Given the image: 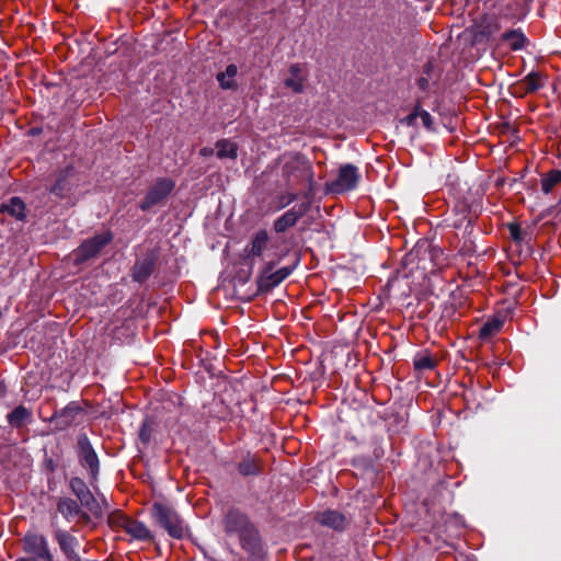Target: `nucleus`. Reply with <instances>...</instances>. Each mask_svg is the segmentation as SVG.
I'll return each instance as SVG.
<instances>
[{"instance_id": "1", "label": "nucleus", "mask_w": 561, "mask_h": 561, "mask_svg": "<svg viewBox=\"0 0 561 561\" xmlns=\"http://www.w3.org/2000/svg\"><path fill=\"white\" fill-rule=\"evenodd\" d=\"M282 180L288 190H295L307 184L309 199L313 191V168L309 160L300 153H284L280 158Z\"/></svg>"}, {"instance_id": "2", "label": "nucleus", "mask_w": 561, "mask_h": 561, "mask_svg": "<svg viewBox=\"0 0 561 561\" xmlns=\"http://www.w3.org/2000/svg\"><path fill=\"white\" fill-rule=\"evenodd\" d=\"M225 530L228 535L239 538L243 549L255 552L259 548V536L248 516L240 511L231 510L224 519Z\"/></svg>"}, {"instance_id": "3", "label": "nucleus", "mask_w": 561, "mask_h": 561, "mask_svg": "<svg viewBox=\"0 0 561 561\" xmlns=\"http://www.w3.org/2000/svg\"><path fill=\"white\" fill-rule=\"evenodd\" d=\"M151 515L172 538L182 539L185 536L187 527L172 506L156 502L151 507Z\"/></svg>"}, {"instance_id": "4", "label": "nucleus", "mask_w": 561, "mask_h": 561, "mask_svg": "<svg viewBox=\"0 0 561 561\" xmlns=\"http://www.w3.org/2000/svg\"><path fill=\"white\" fill-rule=\"evenodd\" d=\"M112 240L113 233L111 231H104L84 240L72 253L75 265H81L96 257Z\"/></svg>"}, {"instance_id": "5", "label": "nucleus", "mask_w": 561, "mask_h": 561, "mask_svg": "<svg viewBox=\"0 0 561 561\" xmlns=\"http://www.w3.org/2000/svg\"><path fill=\"white\" fill-rule=\"evenodd\" d=\"M280 259L282 256L277 260L271 259L265 262L264 267L257 276V287L260 291L267 293L272 290L293 273L295 266H284L274 271Z\"/></svg>"}, {"instance_id": "6", "label": "nucleus", "mask_w": 561, "mask_h": 561, "mask_svg": "<svg viewBox=\"0 0 561 561\" xmlns=\"http://www.w3.org/2000/svg\"><path fill=\"white\" fill-rule=\"evenodd\" d=\"M274 245L271 243L270 234L265 229H261L251 236V239L244 248L245 259L254 263L255 260L265 262L273 259Z\"/></svg>"}, {"instance_id": "7", "label": "nucleus", "mask_w": 561, "mask_h": 561, "mask_svg": "<svg viewBox=\"0 0 561 561\" xmlns=\"http://www.w3.org/2000/svg\"><path fill=\"white\" fill-rule=\"evenodd\" d=\"M77 183L76 170L72 165L57 171L54 174L49 192L59 199L69 198Z\"/></svg>"}, {"instance_id": "8", "label": "nucleus", "mask_w": 561, "mask_h": 561, "mask_svg": "<svg viewBox=\"0 0 561 561\" xmlns=\"http://www.w3.org/2000/svg\"><path fill=\"white\" fill-rule=\"evenodd\" d=\"M302 197L305 201L301 204L291 207L274 220L273 229L276 233H283L293 228L310 210L311 199H309V193H304Z\"/></svg>"}, {"instance_id": "9", "label": "nucleus", "mask_w": 561, "mask_h": 561, "mask_svg": "<svg viewBox=\"0 0 561 561\" xmlns=\"http://www.w3.org/2000/svg\"><path fill=\"white\" fill-rule=\"evenodd\" d=\"M23 551L33 558V561H54L45 536L36 533H27L23 538Z\"/></svg>"}, {"instance_id": "10", "label": "nucleus", "mask_w": 561, "mask_h": 561, "mask_svg": "<svg viewBox=\"0 0 561 561\" xmlns=\"http://www.w3.org/2000/svg\"><path fill=\"white\" fill-rule=\"evenodd\" d=\"M359 179L360 174L355 165L344 164L340 168L337 178L327 184L328 190L335 194L352 191L357 186Z\"/></svg>"}, {"instance_id": "11", "label": "nucleus", "mask_w": 561, "mask_h": 561, "mask_svg": "<svg viewBox=\"0 0 561 561\" xmlns=\"http://www.w3.org/2000/svg\"><path fill=\"white\" fill-rule=\"evenodd\" d=\"M69 486L83 507H85L95 517L102 516L103 511L100 502L96 500V497L88 488L87 483L81 478H71Z\"/></svg>"}, {"instance_id": "12", "label": "nucleus", "mask_w": 561, "mask_h": 561, "mask_svg": "<svg viewBox=\"0 0 561 561\" xmlns=\"http://www.w3.org/2000/svg\"><path fill=\"white\" fill-rule=\"evenodd\" d=\"M174 182L171 179L161 178L150 187L145 198L141 201L139 207L141 210L147 211L153 206L164 201L173 191Z\"/></svg>"}, {"instance_id": "13", "label": "nucleus", "mask_w": 561, "mask_h": 561, "mask_svg": "<svg viewBox=\"0 0 561 561\" xmlns=\"http://www.w3.org/2000/svg\"><path fill=\"white\" fill-rule=\"evenodd\" d=\"M77 448L80 463L90 470L91 480H96L100 471V461L94 448L90 443V439L85 434L78 436Z\"/></svg>"}, {"instance_id": "14", "label": "nucleus", "mask_w": 561, "mask_h": 561, "mask_svg": "<svg viewBox=\"0 0 561 561\" xmlns=\"http://www.w3.org/2000/svg\"><path fill=\"white\" fill-rule=\"evenodd\" d=\"M82 411L78 402L71 401L61 410L55 411L48 422L54 423L57 431H65L77 423V419L82 414Z\"/></svg>"}, {"instance_id": "15", "label": "nucleus", "mask_w": 561, "mask_h": 561, "mask_svg": "<svg viewBox=\"0 0 561 561\" xmlns=\"http://www.w3.org/2000/svg\"><path fill=\"white\" fill-rule=\"evenodd\" d=\"M113 523L122 527L127 534L138 540H150L152 538L151 531L148 527L138 520L131 519L123 514L113 516Z\"/></svg>"}, {"instance_id": "16", "label": "nucleus", "mask_w": 561, "mask_h": 561, "mask_svg": "<svg viewBox=\"0 0 561 561\" xmlns=\"http://www.w3.org/2000/svg\"><path fill=\"white\" fill-rule=\"evenodd\" d=\"M547 82V76L539 71L529 72L524 79L514 84L515 94L524 96L529 93H535L542 89Z\"/></svg>"}, {"instance_id": "17", "label": "nucleus", "mask_w": 561, "mask_h": 561, "mask_svg": "<svg viewBox=\"0 0 561 561\" xmlns=\"http://www.w3.org/2000/svg\"><path fill=\"white\" fill-rule=\"evenodd\" d=\"M56 506L57 512L60 513L68 522H71L76 517L83 518L85 520L89 519V515L81 508L82 505L73 499L66 496L58 497Z\"/></svg>"}, {"instance_id": "18", "label": "nucleus", "mask_w": 561, "mask_h": 561, "mask_svg": "<svg viewBox=\"0 0 561 561\" xmlns=\"http://www.w3.org/2000/svg\"><path fill=\"white\" fill-rule=\"evenodd\" d=\"M317 520L322 526L332 528L336 531H343L350 524V519L341 512L327 510L317 516Z\"/></svg>"}, {"instance_id": "19", "label": "nucleus", "mask_w": 561, "mask_h": 561, "mask_svg": "<svg viewBox=\"0 0 561 561\" xmlns=\"http://www.w3.org/2000/svg\"><path fill=\"white\" fill-rule=\"evenodd\" d=\"M55 539L57 540L60 550L64 552V554L69 561H80V558L76 552V547L78 545V540L76 537L71 536L66 530L56 529Z\"/></svg>"}, {"instance_id": "20", "label": "nucleus", "mask_w": 561, "mask_h": 561, "mask_svg": "<svg viewBox=\"0 0 561 561\" xmlns=\"http://www.w3.org/2000/svg\"><path fill=\"white\" fill-rule=\"evenodd\" d=\"M306 75L299 64H294L289 67V76L285 79L284 85L295 93H301L304 91V83Z\"/></svg>"}, {"instance_id": "21", "label": "nucleus", "mask_w": 561, "mask_h": 561, "mask_svg": "<svg viewBox=\"0 0 561 561\" xmlns=\"http://www.w3.org/2000/svg\"><path fill=\"white\" fill-rule=\"evenodd\" d=\"M32 420V411L28 408L24 407L23 404L18 405L7 415V421L9 425L14 428H21L30 424Z\"/></svg>"}, {"instance_id": "22", "label": "nucleus", "mask_w": 561, "mask_h": 561, "mask_svg": "<svg viewBox=\"0 0 561 561\" xmlns=\"http://www.w3.org/2000/svg\"><path fill=\"white\" fill-rule=\"evenodd\" d=\"M238 471L243 477L257 476L262 471L261 460L248 453L238 465Z\"/></svg>"}, {"instance_id": "23", "label": "nucleus", "mask_w": 561, "mask_h": 561, "mask_svg": "<svg viewBox=\"0 0 561 561\" xmlns=\"http://www.w3.org/2000/svg\"><path fill=\"white\" fill-rule=\"evenodd\" d=\"M501 41L507 43L512 50H520L528 43L527 37L519 28L504 32L501 35Z\"/></svg>"}, {"instance_id": "24", "label": "nucleus", "mask_w": 561, "mask_h": 561, "mask_svg": "<svg viewBox=\"0 0 561 561\" xmlns=\"http://www.w3.org/2000/svg\"><path fill=\"white\" fill-rule=\"evenodd\" d=\"M153 267L154 263L149 257L137 261L133 268V279L138 283L146 282L152 274Z\"/></svg>"}, {"instance_id": "25", "label": "nucleus", "mask_w": 561, "mask_h": 561, "mask_svg": "<svg viewBox=\"0 0 561 561\" xmlns=\"http://www.w3.org/2000/svg\"><path fill=\"white\" fill-rule=\"evenodd\" d=\"M437 80L438 75L434 69L433 64L428 61L423 66L422 75L417 79V87L423 92H427L431 87L437 82Z\"/></svg>"}, {"instance_id": "26", "label": "nucleus", "mask_w": 561, "mask_h": 561, "mask_svg": "<svg viewBox=\"0 0 561 561\" xmlns=\"http://www.w3.org/2000/svg\"><path fill=\"white\" fill-rule=\"evenodd\" d=\"M25 204L19 197H12L8 203L1 205V211L7 213L19 220L25 217Z\"/></svg>"}, {"instance_id": "27", "label": "nucleus", "mask_w": 561, "mask_h": 561, "mask_svg": "<svg viewBox=\"0 0 561 561\" xmlns=\"http://www.w3.org/2000/svg\"><path fill=\"white\" fill-rule=\"evenodd\" d=\"M541 191L548 195L561 183V170L552 169L541 176Z\"/></svg>"}, {"instance_id": "28", "label": "nucleus", "mask_w": 561, "mask_h": 561, "mask_svg": "<svg viewBox=\"0 0 561 561\" xmlns=\"http://www.w3.org/2000/svg\"><path fill=\"white\" fill-rule=\"evenodd\" d=\"M436 365V359L427 351L419 352L413 358V366L417 371L433 370Z\"/></svg>"}, {"instance_id": "29", "label": "nucleus", "mask_w": 561, "mask_h": 561, "mask_svg": "<svg viewBox=\"0 0 561 561\" xmlns=\"http://www.w3.org/2000/svg\"><path fill=\"white\" fill-rule=\"evenodd\" d=\"M217 157L219 159H232L234 160L238 156V146L237 144L228 140L221 139L216 142Z\"/></svg>"}, {"instance_id": "30", "label": "nucleus", "mask_w": 561, "mask_h": 561, "mask_svg": "<svg viewBox=\"0 0 561 561\" xmlns=\"http://www.w3.org/2000/svg\"><path fill=\"white\" fill-rule=\"evenodd\" d=\"M304 193H297L295 190H288L285 193L277 195L273 202V210H282L297 201L299 196L302 197Z\"/></svg>"}, {"instance_id": "31", "label": "nucleus", "mask_w": 561, "mask_h": 561, "mask_svg": "<svg viewBox=\"0 0 561 561\" xmlns=\"http://www.w3.org/2000/svg\"><path fill=\"white\" fill-rule=\"evenodd\" d=\"M238 68L231 64L227 66L224 72L217 75V80L222 89H232L236 87L234 77L237 76Z\"/></svg>"}, {"instance_id": "32", "label": "nucleus", "mask_w": 561, "mask_h": 561, "mask_svg": "<svg viewBox=\"0 0 561 561\" xmlns=\"http://www.w3.org/2000/svg\"><path fill=\"white\" fill-rule=\"evenodd\" d=\"M503 327V321L497 318H493L491 320H488L479 331V337L482 340H486L491 337L492 335L496 334L501 331Z\"/></svg>"}, {"instance_id": "33", "label": "nucleus", "mask_w": 561, "mask_h": 561, "mask_svg": "<svg viewBox=\"0 0 561 561\" xmlns=\"http://www.w3.org/2000/svg\"><path fill=\"white\" fill-rule=\"evenodd\" d=\"M417 118L421 119L422 125L426 129H428V130L433 129L434 119H433L432 115L427 111L422 110L420 105L417 106Z\"/></svg>"}, {"instance_id": "34", "label": "nucleus", "mask_w": 561, "mask_h": 561, "mask_svg": "<svg viewBox=\"0 0 561 561\" xmlns=\"http://www.w3.org/2000/svg\"><path fill=\"white\" fill-rule=\"evenodd\" d=\"M151 438V426L148 421H145L139 430V439L147 444Z\"/></svg>"}, {"instance_id": "35", "label": "nucleus", "mask_w": 561, "mask_h": 561, "mask_svg": "<svg viewBox=\"0 0 561 561\" xmlns=\"http://www.w3.org/2000/svg\"><path fill=\"white\" fill-rule=\"evenodd\" d=\"M510 233L515 242H522L524 240V231L518 225H510Z\"/></svg>"}, {"instance_id": "36", "label": "nucleus", "mask_w": 561, "mask_h": 561, "mask_svg": "<svg viewBox=\"0 0 561 561\" xmlns=\"http://www.w3.org/2000/svg\"><path fill=\"white\" fill-rule=\"evenodd\" d=\"M417 119V106L415 107V110L410 113L405 118H404V123L408 125V126H414L415 125V122Z\"/></svg>"}, {"instance_id": "37", "label": "nucleus", "mask_w": 561, "mask_h": 561, "mask_svg": "<svg viewBox=\"0 0 561 561\" xmlns=\"http://www.w3.org/2000/svg\"><path fill=\"white\" fill-rule=\"evenodd\" d=\"M213 152H214V149H213V148H209V147H204V148H202V149L199 150V153H201V156H203V157H209V156H211V154H213Z\"/></svg>"}]
</instances>
